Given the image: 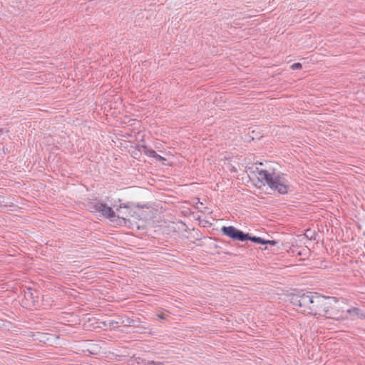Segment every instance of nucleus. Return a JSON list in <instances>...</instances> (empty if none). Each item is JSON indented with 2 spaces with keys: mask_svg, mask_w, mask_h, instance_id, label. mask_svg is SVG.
Returning <instances> with one entry per match:
<instances>
[{
  "mask_svg": "<svg viewBox=\"0 0 365 365\" xmlns=\"http://www.w3.org/2000/svg\"><path fill=\"white\" fill-rule=\"evenodd\" d=\"M157 317L158 318H160V319H163V320H167V318H168V315L163 313V312H160V313H158L157 314Z\"/></svg>",
  "mask_w": 365,
  "mask_h": 365,
  "instance_id": "nucleus-19",
  "label": "nucleus"
},
{
  "mask_svg": "<svg viewBox=\"0 0 365 365\" xmlns=\"http://www.w3.org/2000/svg\"><path fill=\"white\" fill-rule=\"evenodd\" d=\"M347 312L351 316H357L360 319L365 318V312H363L359 308L352 307L349 309Z\"/></svg>",
  "mask_w": 365,
  "mask_h": 365,
  "instance_id": "nucleus-9",
  "label": "nucleus"
},
{
  "mask_svg": "<svg viewBox=\"0 0 365 365\" xmlns=\"http://www.w3.org/2000/svg\"><path fill=\"white\" fill-rule=\"evenodd\" d=\"M251 173H257L260 176V178H257L259 182H261L263 185H268L270 189L277 191L279 194L285 195L289 192L290 186L285 178V174L276 173L274 171L270 173L267 170H259L257 167Z\"/></svg>",
  "mask_w": 365,
  "mask_h": 365,
  "instance_id": "nucleus-1",
  "label": "nucleus"
},
{
  "mask_svg": "<svg viewBox=\"0 0 365 365\" xmlns=\"http://www.w3.org/2000/svg\"><path fill=\"white\" fill-rule=\"evenodd\" d=\"M152 158H154L156 161L163 163V164H164V165H165V161L167 160L166 158L158 155L156 152H155V154L153 155Z\"/></svg>",
  "mask_w": 365,
  "mask_h": 365,
  "instance_id": "nucleus-16",
  "label": "nucleus"
},
{
  "mask_svg": "<svg viewBox=\"0 0 365 365\" xmlns=\"http://www.w3.org/2000/svg\"><path fill=\"white\" fill-rule=\"evenodd\" d=\"M302 68V65L301 63H293L292 66H291V68L292 70H298V69H301Z\"/></svg>",
  "mask_w": 365,
  "mask_h": 365,
  "instance_id": "nucleus-18",
  "label": "nucleus"
},
{
  "mask_svg": "<svg viewBox=\"0 0 365 365\" xmlns=\"http://www.w3.org/2000/svg\"><path fill=\"white\" fill-rule=\"evenodd\" d=\"M24 299L22 300V304L26 307H34L36 302H38L37 291L31 288H27L24 290Z\"/></svg>",
  "mask_w": 365,
  "mask_h": 365,
  "instance_id": "nucleus-7",
  "label": "nucleus"
},
{
  "mask_svg": "<svg viewBox=\"0 0 365 365\" xmlns=\"http://www.w3.org/2000/svg\"><path fill=\"white\" fill-rule=\"evenodd\" d=\"M120 324H121L120 319L118 321L111 320L109 322L110 329H117L120 327Z\"/></svg>",
  "mask_w": 365,
  "mask_h": 365,
  "instance_id": "nucleus-15",
  "label": "nucleus"
},
{
  "mask_svg": "<svg viewBox=\"0 0 365 365\" xmlns=\"http://www.w3.org/2000/svg\"><path fill=\"white\" fill-rule=\"evenodd\" d=\"M279 243V241L274 240H265V242H264V245H269L271 246H275Z\"/></svg>",
  "mask_w": 365,
  "mask_h": 365,
  "instance_id": "nucleus-17",
  "label": "nucleus"
},
{
  "mask_svg": "<svg viewBox=\"0 0 365 365\" xmlns=\"http://www.w3.org/2000/svg\"><path fill=\"white\" fill-rule=\"evenodd\" d=\"M216 248H220V247L219 245H215V246Z\"/></svg>",
  "mask_w": 365,
  "mask_h": 365,
  "instance_id": "nucleus-23",
  "label": "nucleus"
},
{
  "mask_svg": "<svg viewBox=\"0 0 365 365\" xmlns=\"http://www.w3.org/2000/svg\"><path fill=\"white\" fill-rule=\"evenodd\" d=\"M155 365H165L164 362L156 361Z\"/></svg>",
  "mask_w": 365,
  "mask_h": 365,
  "instance_id": "nucleus-21",
  "label": "nucleus"
},
{
  "mask_svg": "<svg viewBox=\"0 0 365 365\" xmlns=\"http://www.w3.org/2000/svg\"><path fill=\"white\" fill-rule=\"evenodd\" d=\"M246 234V239L245 242L247 240H250L254 243L264 245V242H265V240L257 236H251L248 232H245Z\"/></svg>",
  "mask_w": 365,
  "mask_h": 365,
  "instance_id": "nucleus-11",
  "label": "nucleus"
},
{
  "mask_svg": "<svg viewBox=\"0 0 365 365\" xmlns=\"http://www.w3.org/2000/svg\"><path fill=\"white\" fill-rule=\"evenodd\" d=\"M329 299V297L327 298L324 296L318 295L317 293H314L308 314L322 316Z\"/></svg>",
  "mask_w": 365,
  "mask_h": 365,
  "instance_id": "nucleus-3",
  "label": "nucleus"
},
{
  "mask_svg": "<svg viewBox=\"0 0 365 365\" xmlns=\"http://www.w3.org/2000/svg\"><path fill=\"white\" fill-rule=\"evenodd\" d=\"M313 292H304L303 290L296 291L289 296L290 303L302 309V312L308 313L311 301L312 300Z\"/></svg>",
  "mask_w": 365,
  "mask_h": 365,
  "instance_id": "nucleus-2",
  "label": "nucleus"
},
{
  "mask_svg": "<svg viewBox=\"0 0 365 365\" xmlns=\"http://www.w3.org/2000/svg\"><path fill=\"white\" fill-rule=\"evenodd\" d=\"M138 364H143V365H155L156 361H146L144 359L142 358H137L136 359Z\"/></svg>",
  "mask_w": 365,
  "mask_h": 365,
  "instance_id": "nucleus-14",
  "label": "nucleus"
},
{
  "mask_svg": "<svg viewBox=\"0 0 365 365\" xmlns=\"http://www.w3.org/2000/svg\"><path fill=\"white\" fill-rule=\"evenodd\" d=\"M232 170V171H236V170H235L234 168H232V170Z\"/></svg>",
  "mask_w": 365,
  "mask_h": 365,
  "instance_id": "nucleus-24",
  "label": "nucleus"
},
{
  "mask_svg": "<svg viewBox=\"0 0 365 365\" xmlns=\"http://www.w3.org/2000/svg\"><path fill=\"white\" fill-rule=\"evenodd\" d=\"M139 151L144 153L148 157H153L155 154V151L148 148L146 145H138V146Z\"/></svg>",
  "mask_w": 365,
  "mask_h": 365,
  "instance_id": "nucleus-10",
  "label": "nucleus"
},
{
  "mask_svg": "<svg viewBox=\"0 0 365 365\" xmlns=\"http://www.w3.org/2000/svg\"><path fill=\"white\" fill-rule=\"evenodd\" d=\"M222 234L233 241L245 242L246 234L234 226H222L220 230Z\"/></svg>",
  "mask_w": 365,
  "mask_h": 365,
  "instance_id": "nucleus-5",
  "label": "nucleus"
},
{
  "mask_svg": "<svg viewBox=\"0 0 365 365\" xmlns=\"http://www.w3.org/2000/svg\"><path fill=\"white\" fill-rule=\"evenodd\" d=\"M102 204L103 202L100 201L91 202L88 204V207L92 212H98V210L101 209V205Z\"/></svg>",
  "mask_w": 365,
  "mask_h": 365,
  "instance_id": "nucleus-13",
  "label": "nucleus"
},
{
  "mask_svg": "<svg viewBox=\"0 0 365 365\" xmlns=\"http://www.w3.org/2000/svg\"><path fill=\"white\" fill-rule=\"evenodd\" d=\"M322 316L334 320L344 319L342 312L340 311L339 307L337 306L336 301H334V303H331L329 302H327L324 309V312H323Z\"/></svg>",
  "mask_w": 365,
  "mask_h": 365,
  "instance_id": "nucleus-6",
  "label": "nucleus"
},
{
  "mask_svg": "<svg viewBox=\"0 0 365 365\" xmlns=\"http://www.w3.org/2000/svg\"><path fill=\"white\" fill-rule=\"evenodd\" d=\"M120 323L124 327H133L138 328L140 326V324L141 323L139 318L136 319H131L128 317H124L120 318Z\"/></svg>",
  "mask_w": 365,
  "mask_h": 365,
  "instance_id": "nucleus-8",
  "label": "nucleus"
},
{
  "mask_svg": "<svg viewBox=\"0 0 365 365\" xmlns=\"http://www.w3.org/2000/svg\"><path fill=\"white\" fill-rule=\"evenodd\" d=\"M101 209L98 210V212L106 218L109 219L111 222L116 223L118 225L126 226L127 220L117 215L111 207H109L106 203L101 205Z\"/></svg>",
  "mask_w": 365,
  "mask_h": 365,
  "instance_id": "nucleus-4",
  "label": "nucleus"
},
{
  "mask_svg": "<svg viewBox=\"0 0 365 365\" xmlns=\"http://www.w3.org/2000/svg\"><path fill=\"white\" fill-rule=\"evenodd\" d=\"M122 208H125L126 210H128L130 208V206L128 205H120L119 206V207H118L116 209V211L119 212L118 215L120 216L125 217L127 220V222H130V220L127 219V217H128V216H133V215L130 213V211H129L128 213H127V212H123L121 210Z\"/></svg>",
  "mask_w": 365,
  "mask_h": 365,
  "instance_id": "nucleus-12",
  "label": "nucleus"
},
{
  "mask_svg": "<svg viewBox=\"0 0 365 365\" xmlns=\"http://www.w3.org/2000/svg\"><path fill=\"white\" fill-rule=\"evenodd\" d=\"M136 207H140V208H144V207L148 208V207L146 205H137Z\"/></svg>",
  "mask_w": 365,
  "mask_h": 365,
  "instance_id": "nucleus-20",
  "label": "nucleus"
},
{
  "mask_svg": "<svg viewBox=\"0 0 365 365\" xmlns=\"http://www.w3.org/2000/svg\"><path fill=\"white\" fill-rule=\"evenodd\" d=\"M225 253L226 255H232L230 252H225Z\"/></svg>",
  "mask_w": 365,
  "mask_h": 365,
  "instance_id": "nucleus-22",
  "label": "nucleus"
}]
</instances>
